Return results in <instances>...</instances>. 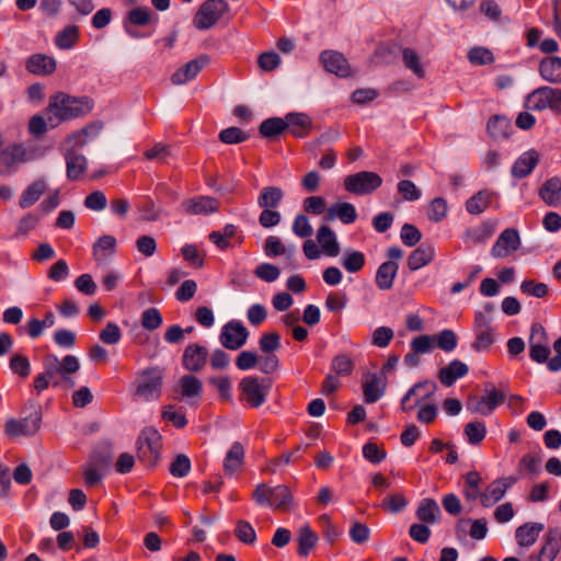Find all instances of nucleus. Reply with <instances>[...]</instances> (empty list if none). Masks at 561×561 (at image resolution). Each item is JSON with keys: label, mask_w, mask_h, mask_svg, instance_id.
Returning a JSON list of instances; mask_svg holds the SVG:
<instances>
[{"label": "nucleus", "mask_w": 561, "mask_h": 561, "mask_svg": "<svg viewBox=\"0 0 561 561\" xmlns=\"http://www.w3.org/2000/svg\"><path fill=\"white\" fill-rule=\"evenodd\" d=\"M526 102L529 110L543 111L550 108L554 113L561 114V89L538 88L528 94Z\"/></svg>", "instance_id": "nucleus-6"}, {"label": "nucleus", "mask_w": 561, "mask_h": 561, "mask_svg": "<svg viewBox=\"0 0 561 561\" xmlns=\"http://www.w3.org/2000/svg\"><path fill=\"white\" fill-rule=\"evenodd\" d=\"M161 435L153 427L145 428L137 440L139 458L149 465H154L160 456Z\"/></svg>", "instance_id": "nucleus-9"}, {"label": "nucleus", "mask_w": 561, "mask_h": 561, "mask_svg": "<svg viewBox=\"0 0 561 561\" xmlns=\"http://www.w3.org/2000/svg\"><path fill=\"white\" fill-rule=\"evenodd\" d=\"M100 340L107 345H115L122 339V331L114 322H108L100 332Z\"/></svg>", "instance_id": "nucleus-59"}, {"label": "nucleus", "mask_w": 561, "mask_h": 561, "mask_svg": "<svg viewBox=\"0 0 561 561\" xmlns=\"http://www.w3.org/2000/svg\"><path fill=\"white\" fill-rule=\"evenodd\" d=\"M208 360V350L199 344H190L183 353L182 363L188 371H198L205 367Z\"/></svg>", "instance_id": "nucleus-19"}, {"label": "nucleus", "mask_w": 561, "mask_h": 561, "mask_svg": "<svg viewBox=\"0 0 561 561\" xmlns=\"http://www.w3.org/2000/svg\"><path fill=\"white\" fill-rule=\"evenodd\" d=\"M516 482L514 477L501 478L492 481L481 493V504L490 507L502 500L506 491Z\"/></svg>", "instance_id": "nucleus-16"}, {"label": "nucleus", "mask_w": 561, "mask_h": 561, "mask_svg": "<svg viewBox=\"0 0 561 561\" xmlns=\"http://www.w3.org/2000/svg\"><path fill=\"white\" fill-rule=\"evenodd\" d=\"M286 130L285 117H272L263 121L260 125V133L263 137L272 138Z\"/></svg>", "instance_id": "nucleus-49"}, {"label": "nucleus", "mask_w": 561, "mask_h": 561, "mask_svg": "<svg viewBox=\"0 0 561 561\" xmlns=\"http://www.w3.org/2000/svg\"><path fill=\"white\" fill-rule=\"evenodd\" d=\"M254 274L260 279L265 280L267 283H272L279 277L280 271L277 266L273 264L262 263L256 266Z\"/></svg>", "instance_id": "nucleus-64"}, {"label": "nucleus", "mask_w": 561, "mask_h": 561, "mask_svg": "<svg viewBox=\"0 0 561 561\" xmlns=\"http://www.w3.org/2000/svg\"><path fill=\"white\" fill-rule=\"evenodd\" d=\"M540 77L552 84L561 83V58L557 56L546 57L539 62Z\"/></svg>", "instance_id": "nucleus-27"}, {"label": "nucleus", "mask_w": 561, "mask_h": 561, "mask_svg": "<svg viewBox=\"0 0 561 561\" xmlns=\"http://www.w3.org/2000/svg\"><path fill=\"white\" fill-rule=\"evenodd\" d=\"M416 516L424 524H435L440 516L439 506L433 499H423L416 508Z\"/></svg>", "instance_id": "nucleus-38"}, {"label": "nucleus", "mask_w": 561, "mask_h": 561, "mask_svg": "<svg viewBox=\"0 0 561 561\" xmlns=\"http://www.w3.org/2000/svg\"><path fill=\"white\" fill-rule=\"evenodd\" d=\"M43 366L47 369V376L53 378L54 388L72 389L76 386L73 376L80 370V360L75 355H66L62 358L48 354L43 359Z\"/></svg>", "instance_id": "nucleus-2"}, {"label": "nucleus", "mask_w": 561, "mask_h": 561, "mask_svg": "<svg viewBox=\"0 0 561 561\" xmlns=\"http://www.w3.org/2000/svg\"><path fill=\"white\" fill-rule=\"evenodd\" d=\"M502 401L503 394L495 388H492L483 397L470 396L466 407L472 413L486 416L491 414Z\"/></svg>", "instance_id": "nucleus-14"}, {"label": "nucleus", "mask_w": 561, "mask_h": 561, "mask_svg": "<svg viewBox=\"0 0 561 561\" xmlns=\"http://www.w3.org/2000/svg\"><path fill=\"white\" fill-rule=\"evenodd\" d=\"M47 185L44 180H37L30 184L21 194L19 205L21 208H28L34 205L46 192Z\"/></svg>", "instance_id": "nucleus-36"}, {"label": "nucleus", "mask_w": 561, "mask_h": 561, "mask_svg": "<svg viewBox=\"0 0 561 561\" xmlns=\"http://www.w3.org/2000/svg\"><path fill=\"white\" fill-rule=\"evenodd\" d=\"M36 158L35 150L24 145L13 144L0 148V175H10L25 162Z\"/></svg>", "instance_id": "nucleus-4"}, {"label": "nucleus", "mask_w": 561, "mask_h": 561, "mask_svg": "<svg viewBox=\"0 0 561 561\" xmlns=\"http://www.w3.org/2000/svg\"><path fill=\"white\" fill-rule=\"evenodd\" d=\"M271 386L270 379L247 376L239 382L240 399L251 408H259L266 401Z\"/></svg>", "instance_id": "nucleus-5"}, {"label": "nucleus", "mask_w": 561, "mask_h": 561, "mask_svg": "<svg viewBox=\"0 0 561 561\" xmlns=\"http://www.w3.org/2000/svg\"><path fill=\"white\" fill-rule=\"evenodd\" d=\"M540 198L550 207L561 203V179L553 176L548 179L539 190Z\"/></svg>", "instance_id": "nucleus-30"}, {"label": "nucleus", "mask_w": 561, "mask_h": 561, "mask_svg": "<svg viewBox=\"0 0 561 561\" xmlns=\"http://www.w3.org/2000/svg\"><path fill=\"white\" fill-rule=\"evenodd\" d=\"M57 62L46 54H33L25 61L26 70L35 76L46 77L55 72Z\"/></svg>", "instance_id": "nucleus-20"}, {"label": "nucleus", "mask_w": 561, "mask_h": 561, "mask_svg": "<svg viewBox=\"0 0 561 561\" xmlns=\"http://www.w3.org/2000/svg\"><path fill=\"white\" fill-rule=\"evenodd\" d=\"M341 264L348 273H356L365 265V255L359 251L347 249L343 253Z\"/></svg>", "instance_id": "nucleus-47"}, {"label": "nucleus", "mask_w": 561, "mask_h": 561, "mask_svg": "<svg viewBox=\"0 0 561 561\" xmlns=\"http://www.w3.org/2000/svg\"><path fill=\"white\" fill-rule=\"evenodd\" d=\"M435 257V248L427 243H422L408 257V267L410 271H417L428 265Z\"/></svg>", "instance_id": "nucleus-23"}, {"label": "nucleus", "mask_w": 561, "mask_h": 561, "mask_svg": "<svg viewBox=\"0 0 561 561\" xmlns=\"http://www.w3.org/2000/svg\"><path fill=\"white\" fill-rule=\"evenodd\" d=\"M295 251L296 249L294 245L286 247L280 238L276 236L267 237L264 243V253L266 256L275 257L278 255H284L289 265L293 263Z\"/></svg>", "instance_id": "nucleus-29"}, {"label": "nucleus", "mask_w": 561, "mask_h": 561, "mask_svg": "<svg viewBox=\"0 0 561 561\" xmlns=\"http://www.w3.org/2000/svg\"><path fill=\"white\" fill-rule=\"evenodd\" d=\"M285 125L294 136L305 137L309 135L312 122L305 113H289L285 116Z\"/></svg>", "instance_id": "nucleus-25"}, {"label": "nucleus", "mask_w": 561, "mask_h": 561, "mask_svg": "<svg viewBox=\"0 0 561 561\" xmlns=\"http://www.w3.org/2000/svg\"><path fill=\"white\" fill-rule=\"evenodd\" d=\"M324 69L339 77L346 78L352 75V68L346 58L339 51L324 50L320 55Z\"/></svg>", "instance_id": "nucleus-17"}, {"label": "nucleus", "mask_w": 561, "mask_h": 561, "mask_svg": "<svg viewBox=\"0 0 561 561\" xmlns=\"http://www.w3.org/2000/svg\"><path fill=\"white\" fill-rule=\"evenodd\" d=\"M209 206V198L204 196L187 199L182 204L183 210L190 215L207 214Z\"/></svg>", "instance_id": "nucleus-53"}, {"label": "nucleus", "mask_w": 561, "mask_h": 561, "mask_svg": "<svg viewBox=\"0 0 561 561\" xmlns=\"http://www.w3.org/2000/svg\"><path fill=\"white\" fill-rule=\"evenodd\" d=\"M398 264L393 261L383 262L376 272L375 282L379 289L388 290L393 286L398 273Z\"/></svg>", "instance_id": "nucleus-34"}, {"label": "nucleus", "mask_w": 561, "mask_h": 561, "mask_svg": "<svg viewBox=\"0 0 561 561\" xmlns=\"http://www.w3.org/2000/svg\"><path fill=\"white\" fill-rule=\"evenodd\" d=\"M92 110V102L85 98H76L58 92L49 98L46 115L51 128L60 123L87 115Z\"/></svg>", "instance_id": "nucleus-1"}, {"label": "nucleus", "mask_w": 561, "mask_h": 561, "mask_svg": "<svg viewBox=\"0 0 561 561\" xmlns=\"http://www.w3.org/2000/svg\"><path fill=\"white\" fill-rule=\"evenodd\" d=\"M398 192L404 201L414 202L421 198V190L410 180H402L398 183Z\"/></svg>", "instance_id": "nucleus-56"}, {"label": "nucleus", "mask_w": 561, "mask_h": 561, "mask_svg": "<svg viewBox=\"0 0 561 561\" xmlns=\"http://www.w3.org/2000/svg\"><path fill=\"white\" fill-rule=\"evenodd\" d=\"M468 59L474 66H483L493 64L495 58L489 48L476 46L468 51Z\"/></svg>", "instance_id": "nucleus-50"}, {"label": "nucleus", "mask_w": 561, "mask_h": 561, "mask_svg": "<svg viewBox=\"0 0 561 561\" xmlns=\"http://www.w3.org/2000/svg\"><path fill=\"white\" fill-rule=\"evenodd\" d=\"M488 133L495 139L504 138L508 134L510 122L501 116H493L486 124Z\"/></svg>", "instance_id": "nucleus-51"}, {"label": "nucleus", "mask_w": 561, "mask_h": 561, "mask_svg": "<svg viewBox=\"0 0 561 561\" xmlns=\"http://www.w3.org/2000/svg\"><path fill=\"white\" fill-rule=\"evenodd\" d=\"M157 21L158 16L151 13L148 8L137 7L128 11L124 21V28L131 37H137L131 26H147L157 23Z\"/></svg>", "instance_id": "nucleus-18"}, {"label": "nucleus", "mask_w": 561, "mask_h": 561, "mask_svg": "<svg viewBox=\"0 0 561 561\" xmlns=\"http://www.w3.org/2000/svg\"><path fill=\"white\" fill-rule=\"evenodd\" d=\"M244 463V447L241 443L236 442L231 445L224 459V471L227 476H233Z\"/></svg>", "instance_id": "nucleus-26"}, {"label": "nucleus", "mask_w": 561, "mask_h": 561, "mask_svg": "<svg viewBox=\"0 0 561 561\" xmlns=\"http://www.w3.org/2000/svg\"><path fill=\"white\" fill-rule=\"evenodd\" d=\"M522 240L517 229L506 228L497 237L491 249V254L495 259H504L516 252Z\"/></svg>", "instance_id": "nucleus-13"}, {"label": "nucleus", "mask_w": 561, "mask_h": 561, "mask_svg": "<svg viewBox=\"0 0 561 561\" xmlns=\"http://www.w3.org/2000/svg\"><path fill=\"white\" fill-rule=\"evenodd\" d=\"M436 390V385L430 381H420L415 383L401 400L403 411H411L423 401L431 398Z\"/></svg>", "instance_id": "nucleus-15"}, {"label": "nucleus", "mask_w": 561, "mask_h": 561, "mask_svg": "<svg viewBox=\"0 0 561 561\" xmlns=\"http://www.w3.org/2000/svg\"><path fill=\"white\" fill-rule=\"evenodd\" d=\"M353 362L352 359L345 355L340 354L335 356L332 360L331 368L334 371L335 376H348L353 371Z\"/></svg>", "instance_id": "nucleus-58"}, {"label": "nucleus", "mask_w": 561, "mask_h": 561, "mask_svg": "<svg viewBox=\"0 0 561 561\" xmlns=\"http://www.w3.org/2000/svg\"><path fill=\"white\" fill-rule=\"evenodd\" d=\"M447 209L446 201L442 197H436L430 203L427 216L430 220L438 222L446 217Z\"/></svg>", "instance_id": "nucleus-57"}, {"label": "nucleus", "mask_w": 561, "mask_h": 561, "mask_svg": "<svg viewBox=\"0 0 561 561\" xmlns=\"http://www.w3.org/2000/svg\"><path fill=\"white\" fill-rule=\"evenodd\" d=\"M520 290L528 295L534 296L536 298H543L548 295L549 288L545 283H536L534 280H524L520 284Z\"/></svg>", "instance_id": "nucleus-63"}, {"label": "nucleus", "mask_w": 561, "mask_h": 561, "mask_svg": "<svg viewBox=\"0 0 561 561\" xmlns=\"http://www.w3.org/2000/svg\"><path fill=\"white\" fill-rule=\"evenodd\" d=\"M543 525L540 523H526L516 529L515 536L520 548L531 547L542 531Z\"/></svg>", "instance_id": "nucleus-31"}, {"label": "nucleus", "mask_w": 561, "mask_h": 561, "mask_svg": "<svg viewBox=\"0 0 561 561\" xmlns=\"http://www.w3.org/2000/svg\"><path fill=\"white\" fill-rule=\"evenodd\" d=\"M495 341L493 329L477 331L476 342L472 347L479 352L488 351Z\"/></svg>", "instance_id": "nucleus-62"}, {"label": "nucleus", "mask_w": 561, "mask_h": 561, "mask_svg": "<svg viewBox=\"0 0 561 561\" xmlns=\"http://www.w3.org/2000/svg\"><path fill=\"white\" fill-rule=\"evenodd\" d=\"M66 162L67 176L70 180L79 179L87 170V159L82 154L76 152H68L66 156Z\"/></svg>", "instance_id": "nucleus-44"}, {"label": "nucleus", "mask_w": 561, "mask_h": 561, "mask_svg": "<svg viewBox=\"0 0 561 561\" xmlns=\"http://www.w3.org/2000/svg\"><path fill=\"white\" fill-rule=\"evenodd\" d=\"M298 553L300 556H308L309 552L316 547L318 542V536L309 525H304L298 531Z\"/></svg>", "instance_id": "nucleus-42"}, {"label": "nucleus", "mask_w": 561, "mask_h": 561, "mask_svg": "<svg viewBox=\"0 0 561 561\" xmlns=\"http://www.w3.org/2000/svg\"><path fill=\"white\" fill-rule=\"evenodd\" d=\"M316 239L323 254L336 256L340 253V244L335 232L327 225L318 228Z\"/></svg>", "instance_id": "nucleus-22"}, {"label": "nucleus", "mask_w": 561, "mask_h": 561, "mask_svg": "<svg viewBox=\"0 0 561 561\" xmlns=\"http://www.w3.org/2000/svg\"><path fill=\"white\" fill-rule=\"evenodd\" d=\"M284 198V192L278 186H265L260 192L257 197V205L262 209L276 208Z\"/></svg>", "instance_id": "nucleus-37"}, {"label": "nucleus", "mask_w": 561, "mask_h": 561, "mask_svg": "<svg viewBox=\"0 0 561 561\" xmlns=\"http://www.w3.org/2000/svg\"><path fill=\"white\" fill-rule=\"evenodd\" d=\"M41 413L35 412L22 420L8 419L4 424V433L10 438L34 436L41 427Z\"/></svg>", "instance_id": "nucleus-10"}, {"label": "nucleus", "mask_w": 561, "mask_h": 561, "mask_svg": "<svg viewBox=\"0 0 561 561\" xmlns=\"http://www.w3.org/2000/svg\"><path fill=\"white\" fill-rule=\"evenodd\" d=\"M529 356L536 363H545L550 355V343L546 329L534 323L530 329L529 336Z\"/></svg>", "instance_id": "nucleus-11"}, {"label": "nucleus", "mask_w": 561, "mask_h": 561, "mask_svg": "<svg viewBox=\"0 0 561 561\" xmlns=\"http://www.w3.org/2000/svg\"><path fill=\"white\" fill-rule=\"evenodd\" d=\"M79 38V30L76 25H68L57 33L55 44L59 49H70Z\"/></svg>", "instance_id": "nucleus-48"}, {"label": "nucleus", "mask_w": 561, "mask_h": 561, "mask_svg": "<svg viewBox=\"0 0 561 561\" xmlns=\"http://www.w3.org/2000/svg\"><path fill=\"white\" fill-rule=\"evenodd\" d=\"M494 193L491 191H480L471 196L466 202V209L471 215H480L482 214L490 205Z\"/></svg>", "instance_id": "nucleus-41"}, {"label": "nucleus", "mask_w": 561, "mask_h": 561, "mask_svg": "<svg viewBox=\"0 0 561 561\" xmlns=\"http://www.w3.org/2000/svg\"><path fill=\"white\" fill-rule=\"evenodd\" d=\"M468 373V367L460 360H453L447 367H444L439 371V380L447 387L454 385V382L463 377Z\"/></svg>", "instance_id": "nucleus-39"}, {"label": "nucleus", "mask_w": 561, "mask_h": 561, "mask_svg": "<svg viewBox=\"0 0 561 561\" xmlns=\"http://www.w3.org/2000/svg\"><path fill=\"white\" fill-rule=\"evenodd\" d=\"M176 390L183 399L194 400L201 396L202 382L194 376H184L179 380Z\"/></svg>", "instance_id": "nucleus-40"}, {"label": "nucleus", "mask_w": 561, "mask_h": 561, "mask_svg": "<svg viewBox=\"0 0 561 561\" xmlns=\"http://www.w3.org/2000/svg\"><path fill=\"white\" fill-rule=\"evenodd\" d=\"M402 60L409 70H411L419 79L425 78L424 65L420 55L413 48L405 47L402 49Z\"/></svg>", "instance_id": "nucleus-43"}, {"label": "nucleus", "mask_w": 561, "mask_h": 561, "mask_svg": "<svg viewBox=\"0 0 561 561\" xmlns=\"http://www.w3.org/2000/svg\"><path fill=\"white\" fill-rule=\"evenodd\" d=\"M213 388L216 390L220 401L232 403V380L229 376L220 375L213 377Z\"/></svg>", "instance_id": "nucleus-45"}, {"label": "nucleus", "mask_w": 561, "mask_h": 561, "mask_svg": "<svg viewBox=\"0 0 561 561\" xmlns=\"http://www.w3.org/2000/svg\"><path fill=\"white\" fill-rule=\"evenodd\" d=\"M386 382L377 375L366 376L363 390L364 398L367 403H374L378 401L385 393Z\"/></svg>", "instance_id": "nucleus-35"}, {"label": "nucleus", "mask_w": 561, "mask_h": 561, "mask_svg": "<svg viewBox=\"0 0 561 561\" xmlns=\"http://www.w3.org/2000/svg\"><path fill=\"white\" fill-rule=\"evenodd\" d=\"M11 370L22 378H25L31 373V364L26 356L22 354H15L10 359Z\"/></svg>", "instance_id": "nucleus-61"}, {"label": "nucleus", "mask_w": 561, "mask_h": 561, "mask_svg": "<svg viewBox=\"0 0 561 561\" xmlns=\"http://www.w3.org/2000/svg\"><path fill=\"white\" fill-rule=\"evenodd\" d=\"M394 333L393 330L389 327H378L373 331L371 334V344L374 346L385 348L387 347L391 340L393 339Z\"/></svg>", "instance_id": "nucleus-54"}, {"label": "nucleus", "mask_w": 561, "mask_h": 561, "mask_svg": "<svg viewBox=\"0 0 561 561\" xmlns=\"http://www.w3.org/2000/svg\"><path fill=\"white\" fill-rule=\"evenodd\" d=\"M343 184L351 194L369 195L381 186L382 179L375 172L360 171L345 176Z\"/></svg>", "instance_id": "nucleus-7"}, {"label": "nucleus", "mask_w": 561, "mask_h": 561, "mask_svg": "<svg viewBox=\"0 0 561 561\" xmlns=\"http://www.w3.org/2000/svg\"><path fill=\"white\" fill-rule=\"evenodd\" d=\"M253 499L259 505L279 511H289L294 505V496L288 486L284 484L276 486L257 484L253 491Z\"/></svg>", "instance_id": "nucleus-3"}, {"label": "nucleus", "mask_w": 561, "mask_h": 561, "mask_svg": "<svg viewBox=\"0 0 561 561\" xmlns=\"http://www.w3.org/2000/svg\"><path fill=\"white\" fill-rule=\"evenodd\" d=\"M110 465L108 459H103L100 462L90 461L83 470L84 482L87 485H94L103 478V469Z\"/></svg>", "instance_id": "nucleus-46"}, {"label": "nucleus", "mask_w": 561, "mask_h": 561, "mask_svg": "<svg viewBox=\"0 0 561 561\" xmlns=\"http://www.w3.org/2000/svg\"><path fill=\"white\" fill-rule=\"evenodd\" d=\"M539 161V153L534 150H527L515 161L512 167V174L517 179L529 175Z\"/></svg>", "instance_id": "nucleus-24"}, {"label": "nucleus", "mask_w": 561, "mask_h": 561, "mask_svg": "<svg viewBox=\"0 0 561 561\" xmlns=\"http://www.w3.org/2000/svg\"><path fill=\"white\" fill-rule=\"evenodd\" d=\"M561 550V534L558 529H550L541 546L536 561H554Z\"/></svg>", "instance_id": "nucleus-21"}, {"label": "nucleus", "mask_w": 561, "mask_h": 561, "mask_svg": "<svg viewBox=\"0 0 561 561\" xmlns=\"http://www.w3.org/2000/svg\"><path fill=\"white\" fill-rule=\"evenodd\" d=\"M234 534L241 542L247 545L253 543L256 539L254 528L247 520H239L237 523Z\"/></svg>", "instance_id": "nucleus-60"}, {"label": "nucleus", "mask_w": 561, "mask_h": 561, "mask_svg": "<svg viewBox=\"0 0 561 561\" xmlns=\"http://www.w3.org/2000/svg\"><path fill=\"white\" fill-rule=\"evenodd\" d=\"M463 432L471 445H478L484 439L486 427L483 422L476 421L466 424Z\"/></svg>", "instance_id": "nucleus-52"}, {"label": "nucleus", "mask_w": 561, "mask_h": 561, "mask_svg": "<svg viewBox=\"0 0 561 561\" xmlns=\"http://www.w3.org/2000/svg\"><path fill=\"white\" fill-rule=\"evenodd\" d=\"M207 64V57H203L198 60H192L187 62L184 67L176 70L172 77L171 81L173 84H185L186 82L194 79L203 66Z\"/></svg>", "instance_id": "nucleus-33"}, {"label": "nucleus", "mask_w": 561, "mask_h": 561, "mask_svg": "<svg viewBox=\"0 0 561 561\" xmlns=\"http://www.w3.org/2000/svg\"><path fill=\"white\" fill-rule=\"evenodd\" d=\"M218 137L226 145H236L245 141L249 135L238 127H229L221 130Z\"/></svg>", "instance_id": "nucleus-55"}, {"label": "nucleus", "mask_w": 561, "mask_h": 561, "mask_svg": "<svg viewBox=\"0 0 561 561\" xmlns=\"http://www.w3.org/2000/svg\"><path fill=\"white\" fill-rule=\"evenodd\" d=\"M249 334L242 322L231 320L222 327L219 341L224 347L237 351L247 343Z\"/></svg>", "instance_id": "nucleus-12"}, {"label": "nucleus", "mask_w": 561, "mask_h": 561, "mask_svg": "<svg viewBox=\"0 0 561 561\" xmlns=\"http://www.w3.org/2000/svg\"><path fill=\"white\" fill-rule=\"evenodd\" d=\"M116 239L113 236H102L93 245V256L98 264L106 263L115 253Z\"/></svg>", "instance_id": "nucleus-32"}, {"label": "nucleus", "mask_w": 561, "mask_h": 561, "mask_svg": "<svg viewBox=\"0 0 561 561\" xmlns=\"http://www.w3.org/2000/svg\"><path fill=\"white\" fill-rule=\"evenodd\" d=\"M162 379L163 373L159 368L144 370L138 378L136 397L145 401L158 399L161 392Z\"/></svg>", "instance_id": "nucleus-8"}, {"label": "nucleus", "mask_w": 561, "mask_h": 561, "mask_svg": "<svg viewBox=\"0 0 561 561\" xmlns=\"http://www.w3.org/2000/svg\"><path fill=\"white\" fill-rule=\"evenodd\" d=\"M340 219L343 224H353L357 218L356 208L348 202H337L328 209L325 220Z\"/></svg>", "instance_id": "nucleus-28"}]
</instances>
